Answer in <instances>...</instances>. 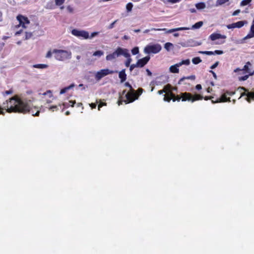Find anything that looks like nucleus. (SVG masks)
<instances>
[{"mask_svg": "<svg viewBox=\"0 0 254 254\" xmlns=\"http://www.w3.org/2000/svg\"><path fill=\"white\" fill-rule=\"evenodd\" d=\"M13 92L12 90H9L7 91H5V92L3 93V95H9L12 94Z\"/></svg>", "mask_w": 254, "mask_h": 254, "instance_id": "obj_48", "label": "nucleus"}, {"mask_svg": "<svg viewBox=\"0 0 254 254\" xmlns=\"http://www.w3.org/2000/svg\"><path fill=\"white\" fill-rule=\"evenodd\" d=\"M213 55H222L223 54V51L221 50H215V51L213 52Z\"/></svg>", "mask_w": 254, "mask_h": 254, "instance_id": "obj_41", "label": "nucleus"}, {"mask_svg": "<svg viewBox=\"0 0 254 254\" xmlns=\"http://www.w3.org/2000/svg\"><path fill=\"white\" fill-rule=\"evenodd\" d=\"M249 66H252V64L250 63V62H248L244 66L243 68L242 69H241L240 68H237L234 70L235 72H239V74H241L242 73H249V75H254V71L252 72L251 69L249 68Z\"/></svg>", "mask_w": 254, "mask_h": 254, "instance_id": "obj_8", "label": "nucleus"}, {"mask_svg": "<svg viewBox=\"0 0 254 254\" xmlns=\"http://www.w3.org/2000/svg\"><path fill=\"white\" fill-rule=\"evenodd\" d=\"M74 86H75V84L74 83H72L69 86L65 87V88L66 89V90L68 91L70 89H72Z\"/></svg>", "mask_w": 254, "mask_h": 254, "instance_id": "obj_43", "label": "nucleus"}, {"mask_svg": "<svg viewBox=\"0 0 254 254\" xmlns=\"http://www.w3.org/2000/svg\"><path fill=\"white\" fill-rule=\"evenodd\" d=\"M151 30H155V31H166L167 29L166 28H162V29H156V28H152ZM150 30L149 29H146L144 31V33H147L148 32H149Z\"/></svg>", "mask_w": 254, "mask_h": 254, "instance_id": "obj_36", "label": "nucleus"}, {"mask_svg": "<svg viewBox=\"0 0 254 254\" xmlns=\"http://www.w3.org/2000/svg\"><path fill=\"white\" fill-rule=\"evenodd\" d=\"M201 60L199 57H195L192 59V62L193 64H196L201 62Z\"/></svg>", "mask_w": 254, "mask_h": 254, "instance_id": "obj_28", "label": "nucleus"}, {"mask_svg": "<svg viewBox=\"0 0 254 254\" xmlns=\"http://www.w3.org/2000/svg\"><path fill=\"white\" fill-rule=\"evenodd\" d=\"M106 103H100L98 105V110H100V108H101L102 106L106 105Z\"/></svg>", "mask_w": 254, "mask_h": 254, "instance_id": "obj_55", "label": "nucleus"}, {"mask_svg": "<svg viewBox=\"0 0 254 254\" xmlns=\"http://www.w3.org/2000/svg\"><path fill=\"white\" fill-rule=\"evenodd\" d=\"M90 107L92 109L96 108V104L95 103H91L90 104Z\"/></svg>", "mask_w": 254, "mask_h": 254, "instance_id": "obj_60", "label": "nucleus"}, {"mask_svg": "<svg viewBox=\"0 0 254 254\" xmlns=\"http://www.w3.org/2000/svg\"><path fill=\"white\" fill-rule=\"evenodd\" d=\"M190 29V28L189 27H179L176 28H174L172 29H170L166 31V33H171L173 32L178 31H182V30H189Z\"/></svg>", "mask_w": 254, "mask_h": 254, "instance_id": "obj_20", "label": "nucleus"}, {"mask_svg": "<svg viewBox=\"0 0 254 254\" xmlns=\"http://www.w3.org/2000/svg\"><path fill=\"white\" fill-rule=\"evenodd\" d=\"M126 58H127V60H126L125 64L126 67H129V66L130 65V63L132 61V59L130 58V57Z\"/></svg>", "mask_w": 254, "mask_h": 254, "instance_id": "obj_33", "label": "nucleus"}, {"mask_svg": "<svg viewBox=\"0 0 254 254\" xmlns=\"http://www.w3.org/2000/svg\"><path fill=\"white\" fill-rule=\"evenodd\" d=\"M179 44L184 47L196 46V42L191 39L189 40L186 42H181Z\"/></svg>", "mask_w": 254, "mask_h": 254, "instance_id": "obj_14", "label": "nucleus"}, {"mask_svg": "<svg viewBox=\"0 0 254 254\" xmlns=\"http://www.w3.org/2000/svg\"><path fill=\"white\" fill-rule=\"evenodd\" d=\"M209 72L212 74L213 76L214 77V78L215 79H216L217 77L216 74L212 70H210Z\"/></svg>", "mask_w": 254, "mask_h": 254, "instance_id": "obj_51", "label": "nucleus"}, {"mask_svg": "<svg viewBox=\"0 0 254 254\" xmlns=\"http://www.w3.org/2000/svg\"><path fill=\"white\" fill-rule=\"evenodd\" d=\"M172 99V95H171V92L169 95H165L164 97V100L165 101H167L169 102Z\"/></svg>", "mask_w": 254, "mask_h": 254, "instance_id": "obj_29", "label": "nucleus"}, {"mask_svg": "<svg viewBox=\"0 0 254 254\" xmlns=\"http://www.w3.org/2000/svg\"><path fill=\"white\" fill-rule=\"evenodd\" d=\"M48 67V65L47 64H33V65H32L30 66L31 68H39V69L46 68Z\"/></svg>", "mask_w": 254, "mask_h": 254, "instance_id": "obj_21", "label": "nucleus"}, {"mask_svg": "<svg viewBox=\"0 0 254 254\" xmlns=\"http://www.w3.org/2000/svg\"><path fill=\"white\" fill-rule=\"evenodd\" d=\"M195 88H196V89L199 90L201 89L202 86L200 84H197L195 86Z\"/></svg>", "mask_w": 254, "mask_h": 254, "instance_id": "obj_56", "label": "nucleus"}, {"mask_svg": "<svg viewBox=\"0 0 254 254\" xmlns=\"http://www.w3.org/2000/svg\"><path fill=\"white\" fill-rule=\"evenodd\" d=\"M17 19L19 21V25L22 26L23 28H26L25 26V24H29L30 23V21L27 17L21 15H18L17 16Z\"/></svg>", "mask_w": 254, "mask_h": 254, "instance_id": "obj_11", "label": "nucleus"}, {"mask_svg": "<svg viewBox=\"0 0 254 254\" xmlns=\"http://www.w3.org/2000/svg\"><path fill=\"white\" fill-rule=\"evenodd\" d=\"M171 95L172 97V100L173 102L176 101H180L182 99V101H191L193 102L195 101L201 100L203 99V96L200 94H196L194 96H193L191 93L188 92H184L181 94V97L179 95L176 96L174 94L171 92Z\"/></svg>", "mask_w": 254, "mask_h": 254, "instance_id": "obj_2", "label": "nucleus"}, {"mask_svg": "<svg viewBox=\"0 0 254 254\" xmlns=\"http://www.w3.org/2000/svg\"><path fill=\"white\" fill-rule=\"evenodd\" d=\"M180 0H168V1L172 3H175L179 2Z\"/></svg>", "mask_w": 254, "mask_h": 254, "instance_id": "obj_49", "label": "nucleus"}, {"mask_svg": "<svg viewBox=\"0 0 254 254\" xmlns=\"http://www.w3.org/2000/svg\"><path fill=\"white\" fill-rule=\"evenodd\" d=\"M65 0H55L56 4L58 6L62 5Z\"/></svg>", "mask_w": 254, "mask_h": 254, "instance_id": "obj_38", "label": "nucleus"}, {"mask_svg": "<svg viewBox=\"0 0 254 254\" xmlns=\"http://www.w3.org/2000/svg\"><path fill=\"white\" fill-rule=\"evenodd\" d=\"M150 59L149 56H147L142 59L137 60V63L139 67H143L145 65Z\"/></svg>", "mask_w": 254, "mask_h": 254, "instance_id": "obj_13", "label": "nucleus"}, {"mask_svg": "<svg viewBox=\"0 0 254 254\" xmlns=\"http://www.w3.org/2000/svg\"><path fill=\"white\" fill-rule=\"evenodd\" d=\"M143 91V89L142 88H138V89H137V91H138V93H139V95H137L136 94L137 98H138V96L139 95H140V94H141V93H142Z\"/></svg>", "mask_w": 254, "mask_h": 254, "instance_id": "obj_50", "label": "nucleus"}, {"mask_svg": "<svg viewBox=\"0 0 254 254\" xmlns=\"http://www.w3.org/2000/svg\"><path fill=\"white\" fill-rule=\"evenodd\" d=\"M99 34V32H94L93 33H92L90 35V36H89V39H92L93 38V37L97 36Z\"/></svg>", "mask_w": 254, "mask_h": 254, "instance_id": "obj_40", "label": "nucleus"}, {"mask_svg": "<svg viewBox=\"0 0 254 254\" xmlns=\"http://www.w3.org/2000/svg\"><path fill=\"white\" fill-rule=\"evenodd\" d=\"M146 71L147 75L148 76H151L152 75V72L149 70V69L147 68L146 69Z\"/></svg>", "mask_w": 254, "mask_h": 254, "instance_id": "obj_59", "label": "nucleus"}, {"mask_svg": "<svg viewBox=\"0 0 254 254\" xmlns=\"http://www.w3.org/2000/svg\"><path fill=\"white\" fill-rule=\"evenodd\" d=\"M121 56L125 57H130L127 49L118 47L113 53L108 55L106 59L107 61H112Z\"/></svg>", "mask_w": 254, "mask_h": 254, "instance_id": "obj_3", "label": "nucleus"}, {"mask_svg": "<svg viewBox=\"0 0 254 254\" xmlns=\"http://www.w3.org/2000/svg\"><path fill=\"white\" fill-rule=\"evenodd\" d=\"M53 53L55 54V58L58 61H64L71 58L70 51L55 49Z\"/></svg>", "mask_w": 254, "mask_h": 254, "instance_id": "obj_4", "label": "nucleus"}, {"mask_svg": "<svg viewBox=\"0 0 254 254\" xmlns=\"http://www.w3.org/2000/svg\"><path fill=\"white\" fill-rule=\"evenodd\" d=\"M229 0H217L215 6H218L221 5L226 2H228Z\"/></svg>", "mask_w": 254, "mask_h": 254, "instance_id": "obj_26", "label": "nucleus"}, {"mask_svg": "<svg viewBox=\"0 0 254 254\" xmlns=\"http://www.w3.org/2000/svg\"><path fill=\"white\" fill-rule=\"evenodd\" d=\"M66 91H67V90L65 89V88L64 87L61 90L60 94H63L65 93Z\"/></svg>", "mask_w": 254, "mask_h": 254, "instance_id": "obj_52", "label": "nucleus"}, {"mask_svg": "<svg viewBox=\"0 0 254 254\" xmlns=\"http://www.w3.org/2000/svg\"><path fill=\"white\" fill-rule=\"evenodd\" d=\"M195 79V75H190V76H187V77H182V78H181L179 82H178V84H181L183 83V82L185 80V79H191V80H194Z\"/></svg>", "mask_w": 254, "mask_h": 254, "instance_id": "obj_22", "label": "nucleus"}, {"mask_svg": "<svg viewBox=\"0 0 254 254\" xmlns=\"http://www.w3.org/2000/svg\"><path fill=\"white\" fill-rule=\"evenodd\" d=\"M226 94L228 95V96H232L235 94V91H226Z\"/></svg>", "mask_w": 254, "mask_h": 254, "instance_id": "obj_46", "label": "nucleus"}, {"mask_svg": "<svg viewBox=\"0 0 254 254\" xmlns=\"http://www.w3.org/2000/svg\"><path fill=\"white\" fill-rule=\"evenodd\" d=\"M219 62L218 61L217 62H216L213 65H212L211 66H210V68L211 69H214L215 68H216L219 64Z\"/></svg>", "mask_w": 254, "mask_h": 254, "instance_id": "obj_42", "label": "nucleus"}, {"mask_svg": "<svg viewBox=\"0 0 254 254\" xmlns=\"http://www.w3.org/2000/svg\"><path fill=\"white\" fill-rule=\"evenodd\" d=\"M69 102L72 103V105H71L72 107H73L74 104L76 103L75 101H70Z\"/></svg>", "mask_w": 254, "mask_h": 254, "instance_id": "obj_63", "label": "nucleus"}, {"mask_svg": "<svg viewBox=\"0 0 254 254\" xmlns=\"http://www.w3.org/2000/svg\"><path fill=\"white\" fill-rule=\"evenodd\" d=\"M130 66H131V67H132L133 69H134L136 67H139L137 62L135 64H131Z\"/></svg>", "mask_w": 254, "mask_h": 254, "instance_id": "obj_53", "label": "nucleus"}, {"mask_svg": "<svg viewBox=\"0 0 254 254\" xmlns=\"http://www.w3.org/2000/svg\"><path fill=\"white\" fill-rule=\"evenodd\" d=\"M209 38L212 41H215V40H216L217 39H225V38H226V36L224 35H221L220 34L214 33H212V34H211L210 35Z\"/></svg>", "mask_w": 254, "mask_h": 254, "instance_id": "obj_16", "label": "nucleus"}, {"mask_svg": "<svg viewBox=\"0 0 254 254\" xmlns=\"http://www.w3.org/2000/svg\"><path fill=\"white\" fill-rule=\"evenodd\" d=\"M195 7L197 9H202L205 8L206 5L204 2H201L195 4Z\"/></svg>", "mask_w": 254, "mask_h": 254, "instance_id": "obj_24", "label": "nucleus"}, {"mask_svg": "<svg viewBox=\"0 0 254 254\" xmlns=\"http://www.w3.org/2000/svg\"><path fill=\"white\" fill-rule=\"evenodd\" d=\"M161 50L162 47L159 44H149L144 48L143 51L146 54H156L159 53Z\"/></svg>", "mask_w": 254, "mask_h": 254, "instance_id": "obj_6", "label": "nucleus"}, {"mask_svg": "<svg viewBox=\"0 0 254 254\" xmlns=\"http://www.w3.org/2000/svg\"><path fill=\"white\" fill-rule=\"evenodd\" d=\"M133 7V4L131 2H128L126 5V9L127 12H130L131 11Z\"/></svg>", "mask_w": 254, "mask_h": 254, "instance_id": "obj_32", "label": "nucleus"}, {"mask_svg": "<svg viewBox=\"0 0 254 254\" xmlns=\"http://www.w3.org/2000/svg\"><path fill=\"white\" fill-rule=\"evenodd\" d=\"M3 108H6V112L8 113H25L29 112L33 116H39L40 111L37 110L35 113L33 109H30L29 105L26 102L22 101L17 96H14L9 99V102L6 101L3 103Z\"/></svg>", "mask_w": 254, "mask_h": 254, "instance_id": "obj_1", "label": "nucleus"}, {"mask_svg": "<svg viewBox=\"0 0 254 254\" xmlns=\"http://www.w3.org/2000/svg\"><path fill=\"white\" fill-rule=\"evenodd\" d=\"M245 23H246V21H239L236 23H233L227 25V27L228 29H232V28H240L244 25Z\"/></svg>", "mask_w": 254, "mask_h": 254, "instance_id": "obj_12", "label": "nucleus"}, {"mask_svg": "<svg viewBox=\"0 0 254 254\" xmlns=\"http://www.w3.org/2000/svg\"><path fill=\"white\" fill-rule=\"evenodd\" d=\"M117 21H118V20H116L113 22L111 23L110 24V25L108 27V29H111L113 28L114 27V25H115V23L117 22Z\"/></svg>", "mask_w": 254, "mask_h": 254, "instance_id": "obj_39", "label": "nucleus"}, {"mask_svg": "<svg viewBox=\"0 0 254 254\" xmlns=\"http://www.w3.org/2000/svg\"><path fill=\"white\" fill-rule=\"evenodd\" d=\"M173 45L171 43L167 42L164 45V48L167 51H169L171 49L173 48Z\"/></svg>", "mask_w": 254, "mask_h": 254, "instance_id": "obj_25", "label": "nucleus"}, {"mask_svg": "<svg viewBox=\"0 0 254 254\" xmlns=\"http://www.w3.org/2000/svg\"><path fill=\"white\" fill-rule=\"evenodd\" d=\"M203 24V23L202 21H198V22L195 23L194 24H193L192 26L191 29H198L202 26Z\"/></svg>", "mask_w": 254, "mask_h": 254, "instance_id": "obj_23", "label": "nucleus"}, {"mask_svg": "<svg viewBox=\"0 0 254 254\" xmlns=\"http://www.w3.org/2000/svg\"><path fill=\"white\" fill-rule=\"evenodd\" d=\"M250 75H249V74L248 73V74H246L244 76H239L238 77L239 78V80L240 81H245L249 77Z\"/></svg>", "mask_w": 254, "mask_h": 254, "instance_id": "obj_35", "label": "nucleus"}, {"mask_svg": "<svg viewBox=\"0 0 254 254\" xmlns=\"http://www.w3.org/2000/svg\"><path fill=\"white\" fill-rule=\"evenodd\" d=\"M254 37V18L251 27L250 32L244 38V40Z\"/></svg>", "mask_w": 254, "mask_h": 254, "instance_id": "obj_19", "label": "nucleus"}, {"mask_svg": "<svg viewBox=\"0 0 254 254\" xmlns=\"http://www.w3.org/2000/svg\"><path fill=\"white\" fill-rule=\"evenodd\" d=\"M125 86L130 89V91L126 94L127 101H124L126 104L132 102L137 99L136 92L132 88L131 84L129 82H127L125 83Z\"/></svg>", "mask_w": 254, "mask_h": 254, "instance_id": "obj_5", "label": "nucleus"}, {"mask_svg": "<svg viewBox=\"0 0 254 254\" xmlns=\"http://www.w3.org/2000/svg\"><path fill=\"white\" fill-rule=\"evenodd\" d=\"M71 34L77 37H82L84 39H87L89 38L88 32L85 30H79L76 29H74L72 30Z\"/></svg>", "mask_w": 254, "mask_h": 254, "instance_id": "obj_9", "label": "nucleus"}, {"mask_svg": "<svg viewBox=\"0 0 254 254\" xmlns=\"http://www.w3.org/2000/svg\"><path fill=\"white\" fill-rule=\"evenodd\" d=\"M123 39L125 40H128L129 39V37L127 35H124Z\"/></svg>", "mask_w": 254, "mask_h": 254, "instance_id": "obj_62", "label": "nucleus"}, {"mask_svg": "<svg viewBox=\"0 0 254 254\" xmlns=\"http://www.w3.org/2000/svg\"><path fill=\"white\" fill-rule=\"evenodd\" d=\"M119 77L121 79V82L123 83L126 81L127 79V74L126 73V69H123L119 72Z\"/></svg>", "mask_w": 254, "mask_h": 254, "instance_id": "obj_17", "label": "nucleus"}, {"mask_svg": "<svg viewBox=\"0 0 254 254\" xmlns=\"http://www.w3.org/2000/svg\"><path fill=\"white\" fill-rule=\"evenodd\" d=\"M138 74H139V70L138 69H135L132 71V75L133 76H136V75H138Z\"/></svg>", "mask_w": 254, "mask_h": 254, "instance_id": "obj_44", "label": "nucleus"}, {"mask_svg": "<svg viewBox=\"0 0 254 254\" xmlns=\"http://www.w3.org/2000/svg\"><path fill=\"white\" fill-rule=\"evenodd\" d=\"M180 66L183 65H189L190 64V61L189 59H187L185 60H183L182 62L178 63Z\"/></svg>", "mask_w": 254, "mask_h": 254, "instance_id": "obj_30", "label": "nucleus"}, {"mask_svg": "<svg viewBox=\"0 0 254 254\" xmlns=\"http://www.w3.org/2000/svg\"><path fill=\"white\" fill-rule=\"evenodd\" d=\"M67 10L70 13H72L73 11V8L69 5L67 7Z\"/></svg>", "mask_w": 254, "mask_h": 254, "instance_id": "obj_47", "label": "nucleus"}, {"mask_svg": "<svg viewBox=\"0 0 254 254\" xmlns=\"http://www.w3.org/2000/svg\"><path fill=\"white\" fill-rule=\"evenodd\" d=\"M252 0H243L240 3V5L241 6L247 5L249 4L252 1Z\"/></svg>", "mask_w": 254, "mask_h": 254, "instance_id": "obj_31", "label": "nucleus"}, {"mask_svg": "<svg viewBox=\"0 0 254 254\" xmlns=\"http://www.w3.org/2000/svg\"><path fill=\"white\" fill-rule=\"evenodd\" d=\"M205 55H213V53L212 51H206V53H205Z\"/></svg>", "mask_w": 254, "mask_h": 254, "instance_id": "obj_61", "label": "nucleus"}, {"mask_svg": "<svg viewBox=\"0 0 254 254\" xmlns=\"http://www.w3.org/2000/svg\"><path fill=\"white\" fill-rule=\"evenodd\" d=\"M169 77L166 75H162L156 78L154 82L152 81L151 84H155L156 85H161L168 82Z\"/></svg>", "mask_w": 254, "mask_h": 254, "instance_id": "obj_10", "label": "nucleus"}, {"mask_svg": "<svg viewBox=\"0 0 254 254\" xmlns=\"http://www.w3.org/2000/svg\"><path fill=\"white\" fill-rule=\"evenodd\" d=\"M228 95L226 94V92L222 94L220 98L218 99L216 101L214 102L212 100V103H220V102H230V98L227 97Z\"/></svg>", "mask_w": 254, "mask_h": 254, "instance_id": "obj_15", "label": "nucleus"}, {"mask_svg": "<svg viewBox=\"0 0 254 254\" xmlns=\"http://www.w3.org/2000/svg\"><path fill=\"white\" fill-rule=\"evenodd\" d=\"M179 67L180 65L178 63L174 65H171L169 68L170 71L171 73H178L179 72Z\"/></svg>", "mask_w": 254, "mask_h": 254, "instance_id": "obj_18", "label": "nucleus"}, {"mask_svg": "<svg viewBox=\"0 0 254 254\" xmlns=\"http://www.w3.org/2000/svg\"><path fill=\"white\" fill-rule=\"evenodd\" d=\"M32 35H33V34H32V32H25V40L29 39L30 38H31L32 37Z\"/></svg>", "mask_w": 254, "mask_h": 254, "instance_id": "obj_37", "label": "nucleus"}, {"mask_svg": "<svg viewBox=\"0 0 254 254\" xmlns=\"http://www.w3.org/2000/svg\"><path fill=\"white\" fill-rule=\"evenodd\" d=\"M117 72H118V71L111 70L107 68L102 69L96 72L95 77L97 81H99L103 77H105V76L108 74H113Z\"/></svg>", "mask_w": 254, "mask_h": 254, "instance_id": "obj_7", "label": "nucleus"}, {"mask_svg": "<svg viewBox=\"0 0 254 254\" xmlns=\"http://www.w3.org/2000/svg\"><path fill=\"white\" fill-rule=\"evenodd\" d=\"M139 53V48L138 47H135L131 50V53L133 55H135Z\"/></svg>", "mask_w": 254, "mask_h": 254, "instance_id": "obj_34", "label": "nucleus"}, {"mask_svg": "<svg viewBox=\"0 0 254 254\" xmlns=\"http://www.w3.org/2000/svg\"><path fill=\"white\" fill-rule=\"evenodd\" d=\"M104 52L101 50H98L95 51L93 54V56L98 57H100L101 56L103 55Z\"/></svg>", "mask_w": 254, "mask_h": 254, "instance_id": "obj_27", "label": "nucleus"}, {"mask_svg": "<svg viewBox=\"0 0 254 254\" xmlns=\"http://www.w3.org/2000/svg\"><path fill=\"white\" fill-rule=\"evenodd\" d=\"M51 56H52V53L51 52V51H49L46 55V58H51Z\"/></svg>", "mask_w": 254, "mask_h": 254, "instance_id": "obj_57", "label": "nucleus"}, {"mask_svg": "<svg viewBox=\"0 0 254 254\" xmlns=\"http://www.w3.org/2000/svg\"><path fill=\"white\" fill-rule=\"evenodd\" d=\"M50 109L54 111V109L57 110L58 107L57 106H52L50 107Z\"/></svg>", "mask_w": 254, "mask_h": 254, "instance_id": "obj_58", "label": "nucleus"}, {"mask_svg": "<svg viewBox=\"0 0 254 254\" xmlns=\"http://www.w3.org/2000/svg\"><path fill=\"white\" fill-rule=\"evenodd\" d=\"M166 91L165 89L160 90L158 91V94L159 95L162 94L164 93H166Z\"/></svg>", "mask_w": 254, "mask_h": 254, "instance_id": "obj_54", "label": "nucleus"}, {"mask_svg": "<svg viewBox=\"0 0 254 254\" xmlns=\"http://www.w3.org/2000/svg\"><path fill=\"white\" fill-rule=\"evenodd\" d=\"M241 12V10L240 9H237L233 12L232 13V16H236L238 15Z\"/></svg>", "mask_w": 254, "mask_h": 254, "instance_id": "obj_45", "label": "nucleus"}, {"mask_svg": "<svg viewBox=\"0 0 254 254\" xmlns=\"http://www.w3.org/2000/svg\"><path fill=\"white\" fill-rule=\"evenodd\" d=\"M190 11L191 13H194L196 12V10L194 8H191V9H190Z\"/></svg>", "mask_w": 254, "mask_h": 254, "instance_id": "obj_64", "label": "nucleus"}]
</instances>
